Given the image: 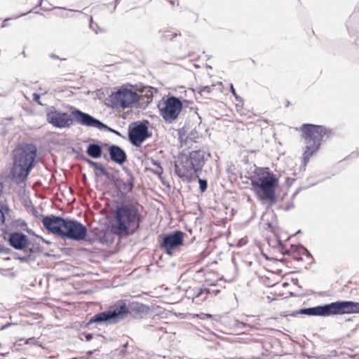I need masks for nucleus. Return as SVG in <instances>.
I'll return each mask as SVG.
<instances>
[{
  "label": "nucleus",
  "instance_id": "f257e3e1",
  "mask_svg": "<svg viewBox=\"0 0 359 359\" xmlns=\"http://www.w3.org/2000/svg\"><path fill=\"white\" fill-rule=\"evenodd\" d=\"M111 231L118 236L135 233L143 221L142 206L137 201H125L117 204L113 215Z\"/></svg>",
  "mask_w": 359,
  "mask_h": 359
},
{
  "label": "nucleus",
  "instance_id": "f03ea898",
  "mask_svg": "<svg viewBox=\"0 0 359 359\" xmlns=\"http://www.w3.org/2000/svg\"><path fill=\"white\" fill-rule=\"evenodd\" d=\"M37 148L33 143L18 144L12 151L13 165L11 168L12 180L16 184L24 183L37 163Z\"/></svg>",
  "mask_w": 359,
  "mask_h": 359
},
{
  "label": "nucleus",
  "instance_id": "7ed1b4c3",
  "mask_svg": "<svg viewBox=\"0 0 359 359\" xmlns=\"http://www.w3.org/2000/svg\"><path fill=\"white\" fill-rule=\"evenodd\" d=\"M254 175L248 176L252 189L262 203L269 202L270 205L277 201L276 190L279 179L271 172L269 168H259L254 164Z\"/></svg>",
  "mask_w": 359,
  "mask_h": 359
},
{
  "label": "nucleus",
  "instance_id": "20e7f679",
  "mask_svg": "<svg viewBox=\"0 0 359 359\" xmlns=\"http://www.w3.org/2000/svg\"><path fill=\"white\" fill-rule=\"evenodd\" d=\"M302 137L304 139L306 147L303 154L304 165L320 147L323 142L330 138L334 133L332 129L322 125L304 123L300 127Z\"/></svg>",
  "mask_w": 359,
  "mask_h": 359
},
{
  "label": "nucleus",
  "instance_id": "39448f33",
  "mask_svg": "<svg viewBox=\"0 0 359 359\" xmlns=\"http://www.w3.org/2000/svg\"><path fill=\"white\" fill-rule=\"evenodd\" d=\"M359 313V302L348 300H339L323 305L303 308L290 314L296 316L299 314L309 316H331L344 314Z\"/></svg>",
  "mask_w": 359,
  "mask_h": 359
},
{
  "label": "nucleus",
  "instance_id": "423d86ee",
  "mask_svg": "<svg viewBox=\"0 0 359 359\" xmlns=\"http://www.w3.org/2000/svg\"><path fill=\"white\" fill-rule=\"evenodd\" d=\"M205 151L195 150L189 153L188 156L181 158L182 167L175 165V172L180 178H187L193 173L198 174L205 164Z\"/></svg>",
  "mask_w": 359,
  "mask_h": 359
},
{
  "label": "nucleus",
  "instance_id": "0eeeda50",
  "mask_svg": "<svg viewBox=\"0 0 359 359\" xmlns=\"http://www.w3.org/2000/svg\"><path fill=\"white\" fill-rule=\"evenodd\" d=\"M128 317V310L125 302H119L110 306L107 310L94 315L87 323L89 327L93 323L99 325L117 324Z\"/></svg>",
  "mask_w": 359,
  "mask_h": 359
},
{
  "label": "nucleus",
  "instance_id": "6e6552de",
  "mask_svg": "<svg viewBox=\"0 0 359 359\" xmlns=\"http://www.w3.org/2000/svg\"><path fill=\"white\" fill-rule=\"evenodd\" d=\"M87 228L81 222L74 219L67 218L63 231L60 238L75 241L90 240L87 238Z\"/></svg>",
  "mask_w": 359,
  "mask_h": 359
},
{
  "label": "nucleus",
  "instance_id": "1a4fd4ad",
  "mask_svg": "<svg viewBox=\"0 0 359 359\" xmlns=\"http://www.w3.org/2000/svg\"><path fill=\"white\" fill-rule=\"evenodd\" d=\"M184 233L180 230L159 236V248L169 256L173 255V250L184 245Z\"/></svg>",
  "mask_w": 359,
  "mask_h": 359
},
{
  "label": "nucleus",
  "instance_id": "9d476101",
  "mask_svg": "<svg viewBox=\"0 0 359 359\" xmlns=\"http://www.w3.org/2000/svg\"><path fill=\"white\" fill-rule=\"evenodd\" d=\"M139 100L140 95L136 91L123 87L110 95V101L112 105L122 109L131 107Z\"/></svg>",
  "mask_w": 359,
  "mask_h": 359
},
{
  "label": "nucleus",
  "instance_id": "9b49d317",
  "mask_svg": "<svg viewBox=\"0 0 359 359\" xmlns=\"http://www.w3.org/2000/svg\"><path fill=\"white\" fill-rule=\"evenodd\" d=\"M183 104L180 97L170 95L163 100V106L159 107L160 114L167 123H172L175 121L181 111Z\"/></svg>",
  "mask_w": 359,
  "mask_h": 359
},
{
  "label": "nucleus",
  "instance_id": "f8f14e48",
  "mask_svg": "<svg viewBox=\"0 0 359 359\" xmlns=\"http://www.w3.org/2000/svg\"><path fill=\"white\" fill-rule=\"evenodd\" d=\"M72 114L78 124L87 127L96 128L100 130H104L105 131L113 133L121 137V133L118 130L109 127L97 118L79 109H74L72 111Z\"/></svg>",
  "mask_w": 359,
  "mask_h": 359
},
{
  "label": "nucleus",
  "instance_id": "ddd939ff",
  "mask_svg": "<svg viewBox=\"0 0 359 359\" xmlns=\"http://www.w3.org/2000/svg\"><path fill=\"white\" fill-rule=\"evenodd\" d=\"M148 121L145 123L136 121L132 123L128 127V140L136 147H141L142 144L149 137L151 133L149 131Z\"/></svg>",
  "mask_w": 359,
  "mask_h": 359
},
{
  "label": "nucleus",
  "instance_id": "4468645a",
  "mask_svg": "<svg viewBox=\"0 0 359 359\" xmlns=\"http://www.w3.org/2000/svg\"><path fill=\"white\" fill-rule=\"evenodd\" d=\"M46 114L48 123L57 128H69L73 124L74 120L76 121L75 118L72 117V114H69L67 112L57 110L55 107H48Z\"/></svg>",
  "mask_w": 359,
  "mask_h": 359
},
{
  "label": "nucleus",
  "instance_id": "2eb2a0df",
  "mask_svg": "<svg viewBox=\"0 0 359 359\" xmlns=\"http://www.w3.org/2000/svg\"><path fill=\"white\" fill-rule=\"evenodd\" d=\"M1 230L4 240L15 250H26L31 244L27 236L21 231L10 232L8 226L1 228Z\"/></svg>",
  "mask_w": 359,
  "mask_h": 359
},
{
  "label": "nucleus",
  "instance_id": "dca6fc26",
  "mask_svg": "<svg viewBox=\"0 0 359 359\" xmlns=\"http://www.w3.org/2000/svg\"><path fill=\"white\" fill-rule=\"evenodd\" d=\"M44 229L53 234L61 237L67 218L54 215H40Z\"/></svg>",
  "mask_w": 359,
  "mask_h": 359
},
{
  "label": "nucleus",
  "instance_id": "f3484780",
  "mask_svg": "<svg viewBox=\"0 0 359 359\" xmlns=\"http://www.w3.org/2000/svg\"><path fill=\"white\" fill-rule=\"evenodd\" d=\"M126 175L121 177L114 181V186L120 193L121 196H126L128 193L131 192L134 188L135 177L132 172L124 169Z\"/></svg>",
  "mask_w": 359,
  "mask_h": 359
},
{
  "label": "nucleus",
  "instance_id": "a211bd4d",
  "mask_svg": "<svg viewBox=\"0 0 359 359\" xmlns=\"http://www.w3.org/2000/svg\"><path fill=\"white\" fill-rule=\"evenodd\" d=\"M220 292V290H211L207 287H196L192 290L187 292L188 298L192 299V302L196 304H201L208 297L209 294L217 296Z\"/></svg>",
  "mask_w": 359,
  "mask_h": 359
},
{
  "label": "nucleus",
  "instance_id": "6ab92c4d",
  "mask_svg": "<svg viewBox=\"0 0 359 359\" xmlns=\"http://www.w3.org/2000/svg\"><path fill=\"white\" fill-rule=\"evenodd\" d=\"M126 308L128 310V316L130 315L133 318H143L149 310V306L137 302H133L128 304H126Z\"/></svg>",
  "mask_w": 359,
  "mask_h": 359
},
{
  "label": "nucleus",
  "instance_id": "aec40b11",
  "mask_svg": "<svg viewBox=\"0 0 359 359\" xmlns=\"http://www.w3.org/2000/svg\"><path fill=\"white\" fill-rule=\"evenodd\" d=\"M252 352V359H259L264 354L263 338H254L252 334L248 333V349Z\"/></svg>",
  "mask_w": 359,
  "mask_h": 359
},
{
  "label": "nucleus",
  "instance_id": "412c9836",
  "mask_svg": "<svg viewBox=\"0 0 359 359\" xmlns=\"http://www.w3.org/2000/svg\"><path fill=\"white\" fill-rule=\"evenodd\" d=\"M111 147L109 153L110 160L118 165H123L127 161L126 151L116 144Z\"/></svg>",
  "mask_w": 359,
  "mask_h": 359
},
{
  "label": "nucleus",
  "instance_id": "4be33fe9",
  "mask_svg": "<svg viewBox=\"0 0 359 359\" xmlns=\"http://www.w3.org/2000/svg\"><path fill=\"white\" fill-rule=\"evenodd\" d=\"M88 156L92 158H100L102 156V147L100 146L99 141H94L90 143L86 148V151Z\"/></svg>",
  "mask_w": 359,
  "mask_h": 359
},
{
  "label": "nucleus",
  "instance_id": "5701e85b",
  "mask_svg": "<svg viewBox=\"0 0 359 359\" xmlns=\"http://www.w3.org/2000/svg\"><path fill=\"white\" fill-rule=\"evenodd\" d=\"M82 159L89 165L93 167L96 171L100 172L101 175L108 177L109 172L100 163L93 161L87 157H83Z\"/></svg>",
  "mask_w": 359,
  "mask_h": 359
},
{
  "label": "nucleus",
  "instance_id": "b1692460",
  "mask_svg": "<svg viewBox=\"0 0 359 359\" xmlns=\"http://www.w3.org/2000/svg\"><path fill=\"white\" fill-rule=\"evenodd\" d=\"M233 175L236 176V180L239 184L241 183L244 185L247 184V168L236 169Z\"/></svg>",
  "mask_w": 359,
  "mask_h": 359
},
{
  "label": "nucleus",
  "instance_id": "393cba45",
  "mask_svg": "<svg viewBox=\"0 0 359 359\" xmlns=\"http://www.w3.org/2000/svg\"><path fill=\"white\" fill-rule=\"evenodd\" d=\"M20 262L22 263H29L30 262H34L36 259V257L34 255L27 254L24 256L18 255L16 257Z\"/></svg>",
  "mask_w": 359,
  "mask_h": 359
},
{
  "label": "nucleus",
  "instance_id": "a878e982",
  "mask_svg": "<svg viewBox=\"0 0 359 359\" xmlns=\"http://www.w3.org/2000/svg\"><path fill=\"white\" fill-rule=\"evenodd\" d=\"M349 35L353 39L352 43L355 44L357 48H359V32H355L353 30L351 29L349 27H347Z\"/></svg>",
  "mask_w": 359,
  "mask_h": 359
},
{
  "label": "nucleus",
  "instance_id": "bb28decb",
  "mask_svg": "<svg viewBox=\"0 0 359 359\" xmlns=\"http://www.w3.org/2000/svg\"><path fill=\"white\" fill-rule=\"evenodd\" d=\"M198 133L196 130H192L186 137V142H196V140L198 138Z\"/></svg>",
  "mask_w": 359,
  "mask_h": 359
},
{
  "label": "nucleus",
  "instance_id": "cd10ccee",
  "mask_svg": "<svg viewBox=\"0 0 359 359\" xmlns=\"http://www.w3.org/2000/svg\"><path fill=\"white\" fill-rule=\"evenodd\" d=\"M196 177L198 179L199 189L201 192L203 193L207 190L208 188V182L205 179H201L199 177L198 175L196 174Z\"/></svg>",
  "mask_w": 359,
  "mask_h": 359
},
{
  "label": "nucleus",
  "instance_id": "c85d7f7f",
  "mask_svg": "<svg viewBox=\"0 0 359 359\" xmlns=\"http://www.w3.org/2000/svg\"><path fill=\"white\" fill-rule=\"evenodd\" d=\"M12 225L16 228L24 229L27 226V222L22 219H15L12 222Z\"/></svg>",
  "mask_w": 359,
  "mask_h": 359
},
{
  "label": "nucleus",
  "instance_id": "c756f323",
  "mask_svg": "<svg viewBox=\"0 0 359 359\" xmlns=\"http://www.w3.org/2000/svg\"><path fill=\"white\" fill-rule=\"evenodd\" d=\"M293 259L297 260V261H300L302 259V258L301 257L302 256V252L300 250V246L299 247H296L295 249L294 250L292 251L291 252V255H290Z\"/></svg>",
  "mask_w": 359,
  "mask_h": 359
},
{
  "label": "nucleus",
  "instance_id": "7c9ffc66",
  "mask_svg": "<svg viewBox=\"0 0 359 359\" xmlns=\"http://www.w3.org/2000/svg\"><path fill=\"white\" fill-rule=\"evenodd\" d=\"M181 35L180 32H171L170 31H166L163 34V38L165 39H169L172 40L174 38H175L177 36Z\"/></svg>",
  "mask_w": 359,
  "mask_h": 359
},
{
  "label": "nucleus",
  "instance_id": "2f4dec72",
  "mask_svg": "<svg viewBox=\"0 0 359 359\" xmlns=\"http://www.w3.org/2000/svg\"><path fill=\"white\" fill-rule=\"evenodd\" d=\"M0 209L4 214V216L5 217L6 215L8 214V212L11 211V209L8 207V205L3 202H0Z\"/></svg>",
  "mask_w": 359,
  "mask_h": 359
},
{
  "label": "nucleus",
  "instance_id": "473e14b6",
  "mask_svg": "<svg viewBox=\"0 0 359 359\" xmlns=\"http://www.w3.org/2000/svg\"><path fill=\"white\" fill-rule=\"evenodd\" d=\"M128 342H126L124 344H123L121 346H120L119 348L117 349V351L119 352L118 354L120 355H124L126 353V348L128 347Z\"/></svg>",
  "mask_w": 359,
  "mask_h": 359
},
{
  "label": "nucleus",
  "instance_id": "72a5a7b5",
  "mask_svg": "<svg viewBox=\"0 0 359 359\" xmlns=\"http://www.w3.org/2000/svg\"><path fill=\"white\" fill-rule=\"evenodd\" d=\"M100 143V146H101L102 147V150L103 149H106L108 151V154L109 153V151L111 149V147H115L116 144H110L109 143H106V142H99Z\"/></svg>",
  "mask_w": 359,
  "mask_h": 359
},
{
  "label": "nucleus",
  "instance_id": "f704fd0d",
  "mask_svg": "<svg viewBox=\"0 0 359 359\" xmlns=\"http://www.w3.org/2000/svg\"><path fill=\"white\" fill-rule=\"evenodd\" d=\"M300 250L302 252V255H304L307 257L312 258V255L310 252L303 245H300Z\"/></svg>",
  "mask_w": 359,
  "mask_h": 359
},
{
  "label": "nucleus",
  "instance_id": "c9c22d12",
  "mask_svg": "<svg viewBox=\"0 0 359 359\" xmlns=\"http://www.w3.org/2000/svg\"><path fill=\"white\" fill-rule=\"evenodd\" d=\"M152 172L161 177L163 174V169L162 166L156 167L155 169L151 170Z\"/></svg>",
  "mask_w": 359,
  "mask_h": 359
},
{
  "label": "nucleus",
  "instance_id": "e433bc0d",
  "mask_svg": "<svg viewBox=\"0 0 359 359\" xmlns=\"http://www.w3.org/2000/svg\"><path fill=\"white\" fill-rule=\"evenodd\" d=\"M32 246L36 252H41L43 250V247L38 243H32Z\"/></svg>",
  "mask_w": 359,
  "mask_h": 359
},
{
  "label": "nucleus",
  "instance_id": "4c0bfd02",
  "mask_svg": "<svg viewBox=\"0 0 359 359\" xmlns=\"http://www.w3.org/2000/svg\"><path fill=\"white\" fill-rule=\"evenodd\" d=\"M33 100L38 104L43 105L40 101V95L36 93H33Z\"/></svg>",
  "mask_w": 359,
  "mask_h": 359
},
{
  "label": "nucleus",
  "instance_id": "58836bf2",
  "mask_svg": "<svg viewBox=\"0 0 359 359\" xmlns=\"http://www.w3.org/2000/svg\"><path fill=\"white\" fill-rule=\"evenodd\" d=\"M212 88L210 86H203L201 90V93H210L211 92Z\"/></svg>",
  "mask_w": 359,
  "mask_h": 359
},
{
  "label": "nucleus",
  "instance_id": "ea45409f",
  "mask_svg": "<svg viewBox=\"0 0 359 359\" xmlns=\"http://www.w3.org/2000/svg\"><path fill=\"white\" fill-rule=\"evenodd\" d=\"M150 161H151V163L153 165H154L156 167L161 166V162L158 160H156V159L151 158L150 159Z\"/></svg>",
  "mask_w": 359,
  "mask_h": 359
},
{
  "label": "nucleus",
  "instance_id": "a19ab883",
  "mask_svg": "<svg viewBox=\"0 0 359 359\" xmlns=\"http://www.w3.org/2000/svg\"><path fill=\"white\" fill-rule=\"evenodd\" d=\"M83 336L87 341H90L93 338V334L92 333H84Z\"/></svg>",
  "mask_w": 359,
  "mask_h": 359
},
{
  "label": "nucleus",
  "instance_id": "79ce46f5",
  "mask_svg": "<svg viewBox=\"0 0 359 359\" xmlns=\"http://www.w3.org/2000/svg\"><path fill=\"white\" fill-rule=\"evenodd\" d=\"M24 252H28L27 254L33 255L34 253L36 252L34 248L32 246L29 247L28 246L27 249L26 250H23Z\"/></svg>",
  "mask_w": 359,
  "mask_h": 359
},
{
  "label": "nucleus",
  "instance_id": "37998d69",
  "mask_svg": "<svg viewBox=\"0 0 359 359\" xmlns=\"http://www.w3.org/2000/svg\"><path fill=\"white\" fill-rule=\"evenodd\" d=\"M23 230L25 231H26L27 233H28L29 234L35 235L34 231L32 230L31 229L28 228L27 226H26V228H24Z\"/></svg>",
  "mask_w": 359,
  "mask_h": 359
},
{
  "label": "nucleus",
  "instance_id": "c03bdc74",
  "mask_svg": "<svg viewBox=\"0 0 359 359\" xmlns=\"http://www.w3.org/2000/svg\"><path fill=\"white\" fill-rule=\"evenodd\" d=\"M8 248L4 247V245L0 244V252H8Z\"/></svg>",
  "mask_w": 359,
  "mask_h": 359
},
{
  "label": "nucleus",
  "instance_id": "a18cd8bd",
  "mask_svg": "<svg viewBox=\"0 0 359 359\" xmlns=\"http://www.w3.org/2000/svg\"><path fill=\"white\" fill-rule=\"evenodd\" d=\"M89 27L91 29L94 30L96 34H97V31L95 30L93 27V18L90 17V22H89Z\"/></svg>",
  "mask_w": 359,
  "mask_h": 359
},
{
  "label": "nucleus",
  "instance_id": "49530a36",
  "mask_svg": "<svg viewBox=\"0 0 359 359\" xmlns=\"http://www.w3.org/2000/svg\"><path fill=\"white\" fill-rule=\"evenodd\" d=\"M241 258V255L239 253H237L236 255H235V256L232 258V261L233 262H236L237 260H238L239 259Z\"/></svg>",
  "mask_w": 359,
  "mask_h": 359
},
{
  "label": "nucleus",
  "instance_id": "de8ad7c7",
  "mask_svg": "<svg viewBox=\"0 0 359 359\" xmlns=\"http://www.w3.org/2000/svg\"><path fill=\"white\" fill-rule=\"evenodd\" d=\"M105 237H106V235H104L102 238H101L100 239V242L101 243H102V244L107 243V238H106Z\"/></svg>",
  "mask_w": 359,
  "mask_h": 359
},
{
  "label": "nucleus",
  "instance_id": "09e8293b",
  "mask_svg": "<svg viewBox=\"0 0 359 359\" xmlns=\"http://www.w3.org/2000/svg\"><path fill=\"white\" fill-rule=\"evenodd\" d=\"M31 12H32V10L29 11H28V12H27V13H22V14H20V15L15 16L14 18H20V17H21V16H25V15H26L27 14H28V13H31Z\"/></svg>",
  "mask_w": 359,
  "mask_h": 359
},
{
  "label": "nucleus",
  "instance_id": "8fccbe9b",
  "mask_svg": "<svg viewBox=\"0 0 359 359\" xmlns=\"http://www.w3.org/2000/svg\"><path fill=\"white\" fill-rule=\"evenodd\" d=\"M241 163H243L244 165H245L247 164V156H243Z\"/></svg>",
  "mask_w": 359,
  "mask_h": 359
},
{
  "label": "nucleus",
  "instance_id": "3c124183",
  "mask_svg": "<svg viewBox=\"0 0 359 359\" xmlns=\"http://www.w3.org/2000/svg\"><path fill=\"white\" fill-rule=\"evenodd\" d=\"M3 189H4V185H3L2 182H0V196H1V194L3 193Z\"/></svg>",
  "mask_w": 359,
  "mask_h": 359
},
{
  "label": "nucleus",
  "instance_id": "603ef678",
  "mask_svg": "<svg viewBox=\"0 0 359 359\" xmlns=\"http://www.w3.org/2000/svg\"><path fill=\"white\" fill-rule=\"evenodd\" d=\"M50 57L53 59H59V57L53 53L50 54Z\"/></svg>",
  "mask_w": 359,
  "mask_h": 359
},
{
  "label": "nucleus",
  "instance_id": "864d4df0",
  "mask_svg": "<svg viewBox=\"0 0 359 359\" xmlns=\"http://www.w3.org/2000/svg\"><path fill=\"white\" fill-rule=\"evenodd\" d=\"M9 20V19H6V20L3 22V23H2V25H1V27H6V26H7V25H6V21H7V20Z\"/></svg>",
  "mask_w": 359,
  "mask_h": 359
},
{
  "label": "nucleus",
  "instance_id": "5fc2aeb1",
  "mask_svg": "<svg viewBox=\"0 0 359 359\" xmlns=\"http://www.w3.org/2000/svg\"><path fill=\"white\" fill-rule=\"evenodd\" d=\"M291 252H292V251L287 250H285V251L283 252V254H285V255H291Z\"/></svg>",
  "mask_w": 359,
  "mask_h": 359
},
{
  "label": "nucleus",
  "instance_id": "6e6d98bb",
  "mask_svg": "<svg viewBox=\"0 0 359 359\" xmlns=\"http://www.w3.org/2000/svg\"><path fill=\"white\" fill-rule=\"evenodd\" d=\"M38 238H41L43 242L44 243H50L48 241H47L46 240H45L44 238H43L41 236H38Z\"/></svg>",
  "mask_w": 359,
  "mask_h": 359
},
{
  "label": "nucleus",
  "instance_id": "4d7b16f0",
  "mask_svg": "<svg viewBox=\"0 0 359 359\" xmlns=\"http://www.w3.org/2000/svg\"><path fill=\"white\" fill-rule=\"evenodd\" d=\"M238 244H239L240 245H244V244H245V242L243 241V239L240 240V241H239V242H238Z\"/></svg>",
  "mask_w": 359,
  "mask_h": 359
},
{
  "label": "nucleus",
  "instance_id": "13d9d810",
  "mask_svg": "<svg viewBox=\"0 0 359 359\" xmlns=\"http://www.w3.org/2000/svg\"><path fill=\"white\" fill-rule=\"evenodd\" d=\"M22 55H23V57H27V54H26V53H25V50H23V51L22 52Z\"/></svg>",
  "mask_w": 359,
  "mask_h": 359
},
{
  "label": "nucleus",
  "instance_id": "bf43d9fd",
  "mask_svg": "<svg viewBox=\"0 0 359 359\" xmlns=\"http://www.w3.org/2000/svg\"><path fill=\"white\" fill-rule=\"evenodd\" d=\"M43 0H39V4L36 5V6H41L42 4Z\"/></svg>",
  "mask_w": 359,
  "mask_h": 359
},
{
  "label": "nucleus",
  "instance_id": "052dcab7",
  "mask_svg": "<svg viewBox=\"0 0 359 359\" xmlns=\"http://www.w3.org/2000/svg\"><path fill=\"white\" fill-rule=\"evenodd\" d=\"M8 325H9V324H7V325H4V326H3V327H1V329H2V330H4V329H5L6 327H7Z\"/></svg>",
  "mask_w": 359,
  "mask_h": 359
},
{
  "label": "nucleus",
  "instance_id": "680f3d73",
  "mask_svg": "<svg viewBox=\"0 0 359 359\" xmlns=\"http://www.w3.org/2000/svg\"><path fill=\"white\" fill-rule=\"evenodd\" d=\"M231 89H232V93L233 95H236V93H235V90L233 88V87L231 86Z\"/></svg>",
  "mask_w": 359,
  "mask_h": 359
},
{
  "label": "nucleus",
  "instance_id": "e2e57ef3",
  "mask_svg": "<svg viewBox=\"0 0 359 359\" xmlns=\"http://www.w3.org/2000/svg\"><path fill=\"white\" fill-rule=\"evenodd\" d=\"M33 213H34V215H36V214L38 213V212H37L36 210H34Z\"/></svg>",
  "mask_w": 359,
  "mask_h": 359
},
{
  "label": "nucleus",
  "instance_id": "0e129e2a",
  "mask_svg": "<svg viewBox=\"0 0 359 359\" xmlns=\"http://www.w3.org/2000/svg\"><path fill=\"white\" fill-rule=\"evenodd\" d=\"M297 192H295L294 194H293V197H294L296 195H297Z\"/></svg>",
  "mask_w": 359,
  "mask_h": 359
},
{
  "label": "nucleus",
  "instance_id": "69168bd1",
  "mask_svg": "<svg viewBox=\"0 0 359 359\" xmlns=\"http://www.w3.org/2000/svg\"><path fill=\"white\" fill-rule=\"evenodd\" d=\"M95 175H96V176H98V175H99V174L97 173V172H95Z\"/></svg>",
  "mask_w": 359,
  "mask_h": 359
},
{
  "label": "nucleus",
  "instance_id": "338daca9",
  "mask_svg": "<svg viewBox=\"0 0 359 359\" xmlns=\"http://www.w3.org/2000/svg\"><path fill=\"white\" fill-rule=\"evenodd\" d=\"M250 152L254 153V152H255V150H251Z\"/></svg>",
  "mask_w": 359,
  "mask_h": 359
}]
</instances>
